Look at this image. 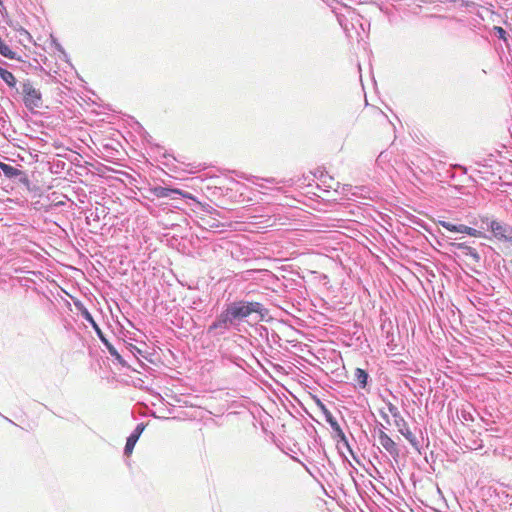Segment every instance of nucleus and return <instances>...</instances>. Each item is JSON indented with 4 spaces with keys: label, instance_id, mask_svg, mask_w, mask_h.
Here are the masks:
<instances>
[{
    "label": "nucleus",
    "instance_id": "obj_7",
    "mask_svg": "<svg viewBox=\"0 0 512 512\" xmlns=\"http://www.w3.org/2000/svg\"><path fill=\"white\" fill-rule=\"evenodd\" d=\"M241 187V184L235 181L230 182V186L227 187H220V190H225V193L223 194L225 197H227V201H225L223 204L226 203H236L239 202L237 199V193L239 192Z\"/></svg>",
    "mask_w": 512,
    "mask_h": 512
},
{
    "label": "nucleus",
    "instance_id": "obj_8",
    "mask_svg": "<svg viewBox=\"0 0 512 512\" xmlns=\"http://www.w3.org/2000/svg\"><path fill=\"white\" fill-rule=\"evenodd\" d=\"M200 219L202 221V225L205 228L228 227V228L232 229V228H234V225L236 224L234 222H229L228 224H222L217 219L211 218L209 216H203V217H200Z\"/></svg>",
    "mask_w": 512,
    "mask_h": 512
},
{
    "label": "nucleus",
    "instance_id": "obj_2",
    "mask_svg": "<svg viewBox=\"0 0 512 512\" xmlns=\"http://www.w3.org/2000/svg\"><path fill=\"white\" fill-rule=\"evenodd\" d=\"M23 102L27 109L33 111L43 105L42 95L39 89L35 88L30 82L23 83L22 86Z\"/></svg>",
    "mask_w": 512,
    "mask_h": 512
},
{
    "label": "nucleus",
    "instance_id": "obj_19",
    "mask_svg": "<svg viewBox=\"0 0 512 512\" xmlns=\"http://www.w3.org/2000/svg\"><path fill=\"white\" fill-rule=\"evenodd\" d=\"M494 30L500 39L506 40V31L502 27L496 26L494 27Z\"/></svg>",
    "mask_w": 512,
    "mask_h": 512
},
{
    "label": "nucleus",
    "instance_id": "obj_9",
    "mask_svg": "<svg viewBox=\"0 0 512 512\" xmlns=\"http://www.w3.org/2000/svg\"><path fill=\"white\" fill-rule=\"evenodd\" d=\"M0 169L3 174L10 179L20 177L24 174L23 171L3 162H0Z\"/></svg>",
    "mask_w": 512,
    "mask_h": 512
},
{
    "label": "nucleus",
    "instance_id": "obj_18",
    "mask_svg": "<svg viewBox=\"0 0 512 512\" xmlns=\"http://www.w3.org/2000/svg\"><path fill=\"white\" fill-rule=\"evenodd\" d=\"M107 348L112 356H114L121 364H124V361L122 360L120 354L116 351V349L113 346L108 345Z\"/></svg>",
    "mask_w": 512,
    "mask_h": 512
},
{
    "label": "nucleus",
    "instance_id": "obj_15",
    "mask_svg": "<svg viewBox=\"0 0 512 512\" xmlns=\"http://www.w3.org/2000/svg\"><path fill=\"white\" fill-rule=\"evenodd\" d=\"M400 433L413 445H417L416 437L414 434L409 430V428L402 429L400 428Z\"/></svg>",
    "mask_w": 512,
    "mask_h": 512
},
{
    "label": "nucleus",
    "instance_id": "obj_1",
    "mask_svg": "<svg viewBox=\"0 0 512 512\" xmlns=\"http://www.w3.org/2000/svg\"><path fill=\"white\" fill-rule=\"evenodd\" d=\"M261 307L258 302H235L220 314L210 329L226 328L227 324H232L235 320H242L252 313H259Z\"/></svg>",
    "mask_w": 512,
    "mask_h": 512
},
{
    "label": "nucleus",
    "instance_id": "obj_12",
    "mask_svg": "<svg viewBox=\"0 0 512 512\" xmlns=\"http://www.w3.org/2000/svg\"><path fill=\"white\" fill-rule=\"evenodd\" d=\"M388 409H389V412L395 418V425L397 426L399 432H400V428H402V429L408 428L405 420L400 416L398 409L394 405L389 404Z\"/></svg>",
    "mask_w": 512,
    "mask_h": 512
},
{
    "label": "nucleus",
    "instance_id": "obj_14",
    "mask_svg": "<svg viewBox=\"0 0 512 512\" xmlns=\"http://www.w3.org/2000/svg\"><path fill=\"white\" fill-rule=\"evenodd\" d=\"M354 378L362 388L367 385L368 374L363 369L357 368L354 372Z\"/></svg>",
    "mask_w": 512,
    "mask_h": 512
},
{
    "label": "nucleus",
    "instance_id": "obj_17",
    "mask_svg": "<svg viewBox=\"0 0 512 512\" xmlns=\"http://www.w3.org/2000/svg\"><path fill=\"white\" fill-rule=\"evenodd\" d=\"M199 204V206L207 213H210V214H215L217 216L220 215V213L214 209L213 207H211L210 205H205V204H202L200 202H197Z\"/></svg>",
    "mask_w": 512,
    "mask_h": 512
},
{
    "label": "nucleus",
    "instance_id": "obj_11",
    "mask_svg": "<svg viewBox=\"0 0 512 512\" xmlns=\"http://www.w3.org/2000/svg\"><path fill=\"white\" fill-rule=\"evenodd\" d=\"M452 246L456 247L459 250H462L466 256H470L474 261L478 262L480 260L477 251L474 248L466 245L465 243H453Z\"/></svg>",
    "mask_w": 512,
    "mask_h": 512
},
{
    "label": "nucleus",
    "instance_id": "obj_16",
    "mask_svg": "<svg viewBox=\"0 0 512 512\" xmlns=\"http://www.w3.org/2000/svg\"><path fill=\"white\" fill-rule=\"evenodd\" d=\"M18 33H19L21 42L32 43V36L30 35V33L27 30H25L24 28H21V29H19Z\"/></svg>",
    "mask_w": 512,
    "mask_h": 512
},
{
    "label": "nucleus",
    "instance_id": "obj_6",
    "mask_svg": "<svg viewBox=\"0 0 512 512\" xmlns=\"http://www.w3.org/2000/svg\"><path fill=\"white\" fill-rule=\"evenodd\" d=\"M378 441L380 445L392 456H399V449L395 441H393L384 431H379Z\"/></svg>",
    "mask_w": 512,
    "mask_h": 512
},
{
    "label": "nucleus",
    "instance_id": "obj_10",
    "mask_svg": "<svg viewBox=\"0 0 512 512\" xmlns=\"http://www.w3.org/2000/svg\"><path fill=\"white\" fill-rule=\"evenodd\" d=\"M141 433V430L139 428V426L137 427L136 431L134 433H132L128 438H127V442H126V445H125V454L127 456L131 455L132 452H133V449L135 447V444L137 443L138 441V438H139V435Z\"/></svg>",
    "mask_w": 512,
    "mask_h": 512
},
{
    "label": "nucleus",
    "instance_id": "obj_13",
    "mask_svg": "<svg viewBox=\"0 0 512 512\" xmlns=\"http://www.w3.org/2000/svg\"><path fill=\"white\" fill-rule=\"evenodd\" d=\"M0 77L8 86L14 87L16 85V78L14 75L2 67H0Z\"/></svg>",
    "mask_w": 512,
    "mask_h": 512
},
{
    "label": "nucleus",
    "instance_id": "obj_5",
    "mask_svg": "<svg viewBox=\"0 0 512 512\" xmlns=\"http://www.w3.org/2000/svg\"><path fill=\"white\" fill-rule=\"evenodd\" d=\"M439 224L451 232L465 233L472 237H483L484 236L481 231L474 229L472 227L466 226V225L457 226V225H454L447 221H439Z\"/></svg>",
    "mask_w": 512,
    "mask_h": 512
},
{
    "label": "nucleus",
    "instance_id": "obj_3",
    "mask_svg": "<svg viewBox=\"0 0 512 512\" xmlns=\"http://www.w3.org/2000/svg\"><path fill=\"white\" fill-rule=\"evenodd\" d=\"M482 221L487 223L488 228L493 233L494 237L499 241H512V229L496 220H489L488 217H483Z\"/></svg>",
    "mask_w": 512,
    "mask_h": 512
},
{
    "label": "nucleus",
    "instance_id": "obj_4",
    "mask_svg": "<svg viewBox=\"0 0 512 512\" xmlns=\"http://www.w3.org/2000/svg\"><path fill=\"white\" fill-rule=\"evenodd\" d=\"M150 192L157 198H165L170 197L172 194H178L184 198L193 199L194 197L187 192H184L177 188H167L162 186H155L150 188Z\"/></svg>",
    "mask_w": 512,
    "mask_h": 512
}]
</instances>
